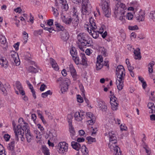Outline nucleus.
<instances>
[{"mask_svg":"<svg viewBox=\"0 0 155 155\" xmlns=\"http://www.w3.org/2000/svg\"><path fill=\"white\" fill-rule=\"evenodd\" d=\"M52 94V92L50 90H48L45 92L42 93L41 97L43 98H45L48 96L49 95H51Z\"/></svg>","mask_w":155,"mask_h":155,"instance_id":"nucleus-35","label":"nucleus"},{"mask_svg":"<svg viewBox=\"0 0 155 155\" xmlns=\"http://www.w3.org/2000/svg\"><path fill=\"white\" fill-rule=\"evenodd\" d=\"M61 74L62 75L64 76H65L67 75V73L65 69H64L62 71Z\"/></svg>","mask_w":155,"mask_h":155,"instance_id":"nucleus-64","label":"nucleus"},{"mask_svg":"<svg viewBox=\"0 0 155 155\" xmlns=\"http://www.w3.org/2000/svg\"><path fill=\"white\" fill-rule=\"evenodd\" d=\"M12 124L13 126V129L15 133V136H17V135L19 134H24V131L22 129L21 126L19 125H17L16 127H15V124L14 122H12Z\"/></svg>","mask_w":155,"mask_h":155,"instance_id":"nucleus-13","label":"nucleus"},{"mask_svg":"<svg viewBox=\"0 0 155 155\" xmlns=\"http://www.w3.org/2000/svg\"><path fill=\"white\" fill-rule=\"evenodd\" d=\"M0 90L2 91L4 93H6L7 90L5 87L3 86V84H2L1 82L0 81Z\"/></svg>","mask_w":155,"mask_h":155,"instance_id":"nucleus-44","label":"nucleus"},{"mask_svg":"<svg viewBox=\"0 0 155 155\" xmlns=\"http://www.w3.org/2000/svg\"><path fill=\"white\" fill-rule=\"evenodd\" d=\"M116 7L115 8L114 12L115 15L117 16L120 15L122 17L123 15H124L125 13V10L127 9L125 5L123 3H121L120 1H118L117 3H116Z\"/></svg>","mask_w":155,"mask_h":155,"instance_id":"nucleus-4","label":"nucleus"},{"mask_svg":"<svg viewBox=\"0 0 155 155\" xmlns=\"http://www.w3.org/2000/svg\"><path fill=\"white\" fill-rule=\"evenodd\" d=\"M70 81L68 78L64 79L62 82L61 84L63 85H67V86H68L70 84Z\"/></svg>","mask_w":155,"mask_h":155,"instance_id":"nucleus-34","label":"nucleus"},{"mask_svg":"<svg viewBox=\"0 0 155 155\" xmlns=\"http://www.w3.org/2000/svg\"><path fill=\"white\" fill-rule=\"evenodd\" d=\"M92 6L89 0H82L81 13L83 15H88L92 11Z\"/></svg>","mask_w":155,"mask_h":155,"instance_id":"nucleus-3","label":"nucleus"},{"mask_svg":"<svg viewBox=\"0 0 155 155\" xmlns=\"http://www.w3.org/2000/svg\"><path fill=\"white\" fill-rule=\"evenodd\" d=\"M134 14L137 21H140L144 20L145 13L143 11H141Z\"/></svg>","mask_w":155,"mask_h":155,"instance_id":"nucleus-15","label":"nucleus"},{"mask_svg":"<svg viewBox=\"0 0 155 155\" xmlns=\"http://www.w3.org/2000/svg\"><path fill=\"white\" fill-rule=\"evenodd\" d=\"M128 28L130 30H134L138 29V28L137 25H135L134 26H129L128 27Z\"/></svg>","mask_w":155,"mask_h":155,"instance_id":"nucleus-48","label":"nucleus"},{"mask_svg":"<svg viewBox=\"0 0 155 155\" xmlns=\"http://www.w3.org/2000/svg\"><path fill=\"white\" fill-rule=\"evenodd\" d=\"M83 41L81 44L83 46H90L93 45V43L92 39H83Z\"/></svg>","mask_w":155,"mask_h":155,"instance_id":"nucleus-20","label":"nucleus"},{"mask_svg":"<svg viewBox=\"0 0 155 155\" xmlns=\"http://www.w3.org/2000/svg\"><path fill=\"white\" fill-rule=\"evenodd\" d=\"M50 63L52 67L56 71L58 70L59 68L57 63L52 58H50Z\"/></svg>","mask_w":155,"mask_h":155,"instance_id":"nucleus-22","label":"nucleus"},{"mask_svg":"<svg viewBox=\"0 0 155 155\" xmlns=\"http://www.w3.org/2000/svg\"><path fill=\"white\" fill-rule=\"evenodd\" d=\"M47 88V86L46 85L43 84L41 85L40 90L41 91H43L45 90V88Z\"/></svg>","mask_w":155,"mask_h":155,"instance_id":"nucleus-53","label":"nucleus"},{"mask_svg":"<svg viewBox=\"0 0 155 155\" xmlns=\"http://www.w3.org/2000/svg\"><path fill=\"white\" fill-rule=\"evenodd\" d=\"M99 51L101 52V54L104 57H106L107 55V50L104 47H101L99 48Z\"/></svg>","mask_w":155,"mask_h":155,"instance_id":"nucleus-30","label":"nucleus"},{"mask_svg":"<svg viewBox=\"0 0 155 155\" xmlns=\"http://www.w3.org/2000/svg\"><path fill=\"white\" fill-rule=\"evenodd\" d=\"M150 17L155 22V11H152L150 12Z\"/></svg>","mask_w":155,"mask_h":155,"instance_id":"nucleus-45","label":"nucleus"},{"mask_svg":"<svg viewBox=\"0 0 155 155\" xmlns=\"http://www.w3.org/2000/svg\"><path fill=\"white\" fill-rule=\"evenodd\" d=\"M4 137L5 140L7 141L9 140L10 138V136L8 134H5L4 135Z\"/></svg>","mask_w":155,"mask_h":155,"instance_id":"nucleus-59","label":"nucleus"},{"mask_svg":"<svg viewBox=\"0 0 155 155\" xmlns=\"http://www.w3.org/2000/svg\"><path fill=\"white\" fill-rule=\"evenodd\" d=\"M71 145L74 149L77 151L79 150L81 148V145L75 141H72Z\"/></svg>","mask_w":155,"mask_h":155,"instance_id":"nucleus-21","label":"nucleus"},{"mask_svg":"<svg viewBox=\"0 0 155 155\" xmlns=\"http://www.w3.org/2000/svg\"><path fill=\"white\" fill-rule=\"evenodd\" d=\"M70 53L72 58L77 55V53L76 51V48L74 47H72L70 49Z\"/></svg>","mask_w":155,"mask_h":155,"instance_id":"nucleus-31","label":"nucleus"},{"mask_svg":"<svg viewBox=\"0 0 155 155\" xmlns=\"http://www.w3.org/2000/svg\"><path fill=\"white\" fill-rule=\"evenodd\" d=\"M114 146L115 147H114L113 149H112L114 150L115 155H122L121 153V151H120L119 148L117 145H115Z\"/></svg>","mask_w":155,"mask_h":155,"instance_id":"nucleus-26","label":"nucleus"},{"mask_svg":"<svg viewBox=\"0 0 155 155\" xmlns=\"http://www.w3.org/2000/svg\"><path fill=\"white\" fill-rule=\"evenodd\" d=\"M24 134H19L17 135V136H15L16 140L18 141L19 140V137L21 139L22 141H23L24 140V137H23Z\"/></svg>","mask_w":155,"mask_h":155,"instance_id":"nucleus-39","label":"nucleus"},{"mask_svg":"<svg viewBox=\"0 0 155 155\" xmlns=\"http://www.w3.org/2000/svg\"><path fill=\"white\" fill-rule=\"evenodd\" d=\"M0 155H5V150L3 146L0 144Z\"/></svg>","mask_w":155,"mask_h":155,"instance_id":"nucleus-43","label":"nucleus"},{"mask_svg":"<svg viewBox=\"0 0 155 155\" xmlns=\"http://www.w3.org/2000/svg\"><path fill=\"white\" fill-rule=\"evenodd\" d=\"M68 87L67 85H64L61 84V93H63L64 92L66 91L68 89Z\"/></svg>","mask_w":155,"mask_h":155,"instance_id":"nucleus-38","label":"nucleus"},{"mask_svg":"<svg viewBox=\"0 0 155 155\" xmlns=\"http://www.w3.org/2000/svg\"><path fill=\"white\" fill-rule=\"evenodd\" d=\"M14 142H12L8 144L7 147L8 149L11 151H13L14 148Z\"/></svg>","mask_w":155,"mask_h":155,"instance_id":"nucleus-36","label":"nucleus"},{"mask_svg":"<svg viewBox=\"0 0 155 155\" xmlns=\"http://www.w3.org/2000/svg\"><path fill=\"white\" fill-rule=\"evenodd\" d=\"M67 118L68 120V122L69 125L72 124V119L73 118L71 114H68L67 115Z\"/></svg>","mask_w":155,"mask_h":155,"instance_id":"nucleus-46","label":"nucleus"},{"mask_svg":"<svg viewBox=\"0 0 155 155\" xmlns=\"http://www.w3.org/2000/svg\"><path fill=\"white\" fill-rule=\"evenodd\" d=\"M81 151L83 155H88V150L85 145H83L81 147Z\"/></svg>","mask_w":155,"mask_h":155,"instance_id":"nucleus-28","label":"nucleus"},{"mask_svg":"<svg viewBox=\"0 0 155 155\" xmlns=\"http://www.w3.org/2000/svg\"><path fill=\"white\" fill-rule=\"evenodd\" d=\"M26 83L27 84L29 89H31V90L34 89L32 85L30 84L28 81H26Z\"/></svg>","mask_w":155,"mask_h":155,"instance_id":"nucleus-60","label":"nucleus"},{"mask_svg":"<svg viewBox=\"0 0 155 155\" xmlns=\"http://www.w3.org/2000/svg\"><path fill=\"white\" fill-rule=\"evenodd\" d=\"M77 100L78 102L82 103L83 102V100L80 95H78L77 97Z\"/></svg>","mask_w":155,"mask_h":155,"instance_id":"nucleus-54","label":"nucleus"},{"mask_svg":"<svg viewBox=\"0 0 155 155\" xmlns=\"http://www.w3.org/2000/svg\"><path fill=\"white\" fill-rule=\"evenodd\" d=\"M102 63L98 61L96 62V66L97 70H99L102 68L103 65L101 63Z\"/></svg>","mask_w":155,"mask_h":155,"instance_id":"nucleus-40","label":"nucleus"},{"mask_svg":"<svg viewBox=\"0 0 155 155\" xmlns=\"http://www.w3.org/2000/svg\"><path fill=\"white\" fill-rule=\"evenodd\" d=\"M37 127L38 128L40 129L41 132H42V131L44 130L43 127L40 124H37Z\"/></svg>","mask_w":155,"mask_h":155,"instance_id":"nucleus-63","label":"nucleus"},{"mask_svg":"<svg viewBox=\"0 0 155 155\" xmlns=\"http://www.w3.org/2000/svg\"><path fill=\"white\" fill-rule=\"evenodd\" d=\"M85 113L83 111L80 112H76L74 114L75 120L78 121H81L85 118Z\"/></svg>","mask_w":155,"mask_h":155,"instance_id":"nucleus-12","label":"nucleus"},{"mask_svg":"<svg viewBox=\"0 0 155 155\" xmlns=\"http://www.w3.org/2000/svg\"><path fill=\"white\" fill-rule=\"evenodd\" d=\"M117 99V98L115 96L110 98V103L111 105V108L113 110H116L118 109V104Z\"/></svg>","mask_w":155,"mask_h":155,"instance_id":"nucleus-11","label":"nucleus"},{"mask_svg":"<svg viewBox=\"0 0 155 155\" xmlns=\"http://www.w3.org/2000/svg\"><path fill=\"white\" fill-rule=\"evenodd\" d=\"M8 61L6 59H4L2 58L1 60L0 61V64L1 66L4 68H7L8 66Z\"/></svg>","mask_w":155,"mask_h":155,"instance_id":"nucleus-27","label":"nucleus"},{"mask_svg":"<svg viewBox=\"0 0 155 155\" xmlns=\"http://www.w3.org/2000/svg\"><path fill=\"white\" fill-rule=\"evenodd\" d=\"M87 139L88 140L89 144H91L92 142L96 141L95 138H93L90 136L87 137Z\"/></svg>","mask_w":155,"mask_h":155,"instance_id":"nucleus-42","label":"nucleus"},{"mask_svg":"<svg viewBox=\"0 0 155 155\" xmlns=\"http://www.w3.org/2000/svg\"><path fill=\"white\" fill-rule=\"evenodd\" d=\"M9 58L11 61L13 63H15L16 65H18L20 64L18 54L15 51H11L9 53Z\"/></svg>","mask_w":155,"mask_h":155,"instance_id":"nucleus-8","label":"nucleus"},{"mask_svg":"<svg viewBox=\"0 0 155 155\" xmlns=\"http://www.w3.org/2000/svg\"><path fill=\"white\" fill-rule=\"evenodd\" d=\"M134 52L135 56L134 58L135 59H140L141 58L140 49L139 48H137L136 50H134Z\"/></svg>","mask_w":155,"mask_h":155,"instance_id":"nucleus-23","label":"nucleus"},{"mask_svg":"<svg viewBox=\"0 0 155 155\" xmlns=\"http://www.w3.org/2000/svg\"><path fill=\"white\" fill-rule=\"evenodd\" d=\"M126 18L128 20H131L133 18V15L130 13H128L126 15Z\"/></svg>","mask_w":155,"mask_h":155,"instance_id":"nucleus-50","label":"nucleus"},{"mask_svg":"<svg viewBox=\"0 0 155 155\" xmlns=\"http://www.w3.org/2000/svg\"><path fill=\"white\" fill-rule=\"evenodd\" d=\"M120 128L122 130H127V127L125 125H123L121 124L120 126Z\"/></svg>","mask_w":155,"mask_h":155,"instance_id":"nucleus-62","label":"nucleus"},{"mask_svg":"<svg viewBox=\"0 0 155 155\" xmlns=\"http://www.w3.org/2000/svg\"><path fill=\"white\" fill-rule=\"evenodd\" d=\"M92 114L91 112H88L85 114V116L87 118H89L90 119H93L94 117V116Z\"/></svg>","mask_w":155,"mask_h":155,"instance_id":"nucleus-47","label":"nucleus"},{"mask_svg":"<svg viewBox=\"0 0 155 155\" xmlns=\"http://www.w3.org/2000/svg\"><path fill=\"white\" fill-rule=\"evenodd\" d=\"M44 29L46 30H47L49 31V32L51 33L53 31H54V29L52 27H45Z\"/></svg>","mask_w":155,"mask_h":155,"instance_id":"nucleus-55","label":"nucleus"},{"mask_svg":"<svg viewBox=\"0 0 155 155\" xmlns=\"http://www.w3.org/2000/svg\"><path fill=\"white\" fill-rule=\"evenodd\" d=\"M55 25L56 26L57 28H58L59 29V30H62L63 29V27L61 26L60 24L55 23Z\"/></svg>","mask_w":155,"mask_h":155,"instance_id":"nucleus-52","label":"nucleus"},{"mask_svg":"<svg viewBox=\"0 0 155 155\" xmlns=\"http://www.w3.org/2000/svg\"><path fill=\"white\" fill-rule=\"evenodd\" d=\"M109 1V0H101V4L103 13L107 17H109L111 13L108 5Z\"/></svg>","mask_w":155,"mask_h":155,"instance_id":"nucleus-5","label":"nucleus"},{"mask_svg":"<svg viewBox=\"0 0 155 155\" xmlns=\"http://www.w3.org/2000/svg\"><path fill=\"white\" fill-rule=\"evenodd\" d=\"M28 71L32 73H36L38 72V70L37 68L33 66H30L28 68Z\"/></svg>","mask_w":155,"mask_h":155,"instance_id":"nucleus-32","label":"nucleus"},{"mask_svg":"<svg viewBox=\"0 0 155 155\" xmlns=\"http://www.w3.org/2000/svg\"><path fill=\"white\" fill-rule=\"evenodd\" d=\"M89 25L86 24L85 27L86 28L87 30L89 33H91V30H95L97 28V26L96 23L94 22V20L92 17H91L89 18Z\"/></svg>","mask_w":155,"mask_h":155,"instance_id":"nucleus-7","label":"nucleus"},{"mask_svg":"<svg viewBox=\"0 0 155 155\" xmlns=\"http://www.w3.org/2000/svg\"><path fill=\"white\" fill-rule=\"evenodd\" d=\"M69 69L71 75L72 76L74 80H76L78 78L77 75L76 70L72 65H70Z\"/></svg>","mask_w":155,"mask_h":155,"instance_id":"nucleus-16","label":"nucleus"},{"mask_svg":"<svg viewBox=\"0 0 155 155\" xmlns=\"http://www.w3.org/2000/svg\"><path fill=\"white\" fill-rule=\"evenodd\" d=\"M88 36L86 33H80L77 35L78 39H84L88 38Z\"/></svg>","mask_w":155,"mask_h":155,"instance_id":"nucleus-33","label":"nucleus"},{"mask_svg":"<svg viewBox=\"0 0 155 155\" xmlns=\"http://www.w3.org/2000/svg\"><path fill=\"white\" fill-rule=\"evenodd\" d=\"M131 5L135 9H136L137 7L138 6V5L137 2L134 1L131 3Z\"/></svg>","mask_w":155,"mask_h":155,"instance_id":"nucleus-51","label":"nucleus"},{"mask_svg":"<svg viewBox=\"0 0 155 155\" xmlns=\"http://www.w3.org/2000/svg\"><path fill=\"white\" fill-rule=\"evenodd\" d=\"M109 135L110 138L109 147L110 149H111L115 147V145H117V138L115 134L113 133V132L109 133Z\"/></svg>","mask_w":155,"mask_h":155,"instance_id":"nucleus-10","label":"nucleus"},{"mask_svg":"<svg viewBox=\"0 0 155 155\" xmlns=\"http://www.w3.org/2000/svg\"><path fill=\"white\" fill-rule=\"evenodd\" d=\"M42 152L45 155H50L49 150L45 146H42Z\"/></svg>","mask_w":155,"mask_h":155,"instance_id":"nucleus-29","label":"nucleus"},{"mask_svg":"<svg viewBox=\"0 0 155 155\" xmlns=\"http://www.w3.org/2000/svg\"><path fill=\"white\" fill-rule=\"evenodd\" d=\"M21 122H22L23 123V124L22 123V124H23V125L21 126L22 127V129L24 131V132H25V133L27 132L28 130H30L28 128V124L25 122L23 120V119L21 118H20L18 120V122L19 123Z\"/></svg>","mask_w":155,"mask_h":155,"instance_id":"nucleus-18","label":"nucleus"},{"mask_svg":"<svg viewBox=\"0 0 155 155\" xmlns=\"http://www.w3.org/2000/svg\"><path fill=\"white\" fill-rule=\"evenodd\" d=\"M16 87L17 89L18 90L19 92L22 95H24L25 94V93L24 91L23 90V87L19 81H17L16 82Z\"/></svg>","mask_w":155,"mask_h":155,"instance_id":"nucleus-17","label":"nucleus"},{"mask_svg":"<svg viewBox=\"0 0 155 155\" xmlns=\"http://www.w3.org/2000/svg\"><path fill=\"white\" fill-rule=\"evenodd\" d=\"M61 15L63 22L65 24L70 25L72 23L74 27L78 25L79 21L78 16L77 15H72V17H67L61 12Z\"/></svg>","mask_w":155,"mask_h":155,"instance_id":"nucleus-2","label":"nucleus"},{"mask_svg":"<svg viewBox=\"0 0 155 155\" xmlns=\"http://www.w3.org/2000/svg\"><path fill=\"white\" fill-rule=\"evenodd\" d=\"M69 130L71 134L70 135L72 139L74 140L75 139L73 138V137L75 134V131L74 129V128L73 127L72 124L69 125Z\"/></svg>","mask_w":155,"mask_h":155,"instance_id":"nucleus-25","label":"nucleus"},{"mask_svg":"<svg viewBox=\"0 0 155 155\" xmlns=\"http://www.w3.org/2000/svg\"><path fill=\"white\" fill-rule=\"evenodd\" d=\"M68 144L65 142L59 143L57 147L58 151L60 153H64L68 151Z\"/></svg>","mask_w":155,"mask_h":155,"instance_id":"nucleus-9","label":"nucleus"},{"mask_svg":"<svg viewBox=\"0 0 155 155\" xmlns=\"http://www.w3.org/2000/svg\"><path fill=\"white\" fill-rule=\"evenodd\" d=\"M116 74L118 78L116 81L117 87L118 90L120 91L124 87L123 83L125 75V69L122 65H119L117 66Z\"/></svg>","mask_w":155,"mask_h":155,"instance_id":"nucleus-1","label":"nucleus"},{"mask_svg":"<svg viewBox=\"0 0 155 155\" xmlns=\"http://www.w3.org/2000/svg\"><path fill=\"white\" fill-rule=\"evenodd\" d=\"M59 5H57L56 4V5H58L59 6H61V8L62 9L63 11H64L65 12L67 10L68 8V6L66 0H59Z\"/></svg>","mask_w":155,"mask_h":155,"instance_id":"nucleus-14","label":"nucleus"},{"mask_svg":"<svg viewBox=\"0 0 155 155\" xmlns=\"http://www.w3.org/2000/svg\"><path fill=\"white\" fill-rule=\"evenodd\" d=\"M80 57L81 59V61H80L79 58L77 56V55L73 57V60L74 61L76 64L77 65L81 64L83 65L87 66V61L86 60V58L84 54L81 53L80 54Z\"/></svg>","mask_w":155,"mask_h":155,"instance_id":"nucleus-6","label":"nucleus"},{"mask_svg":"<svg viewBox=\"0 0 155 155\" xmlns=\"http://www.w3.org/2000/svg\"><path fill=\"white\" fill-rule=\"evenodd\" d=\"M47 24L49 26L53 25V20L51 19H49L48 21Z\"/></svg>","mask_w":155,"mask_h":155,"instance_id":"nucleus-56","label":"nucleus"},{"mask_svg":"<svg viewBox=\"0 0 155 155\" xmlns=\"http://www.w3.org/2000/svg\"><path fill=\"white\" fill-rule=\"evenodd\" d=\"M19 44L20 43L19 42H17L15 44L13 45V46L15 48L16 50L17 51L18 50Z\"/></svg>","mask_w":155,"mask_h":155,"instance_id":"nucleus-57","label":"nucleus"},{"mask_svg":"<svg viewBox=\"0 0 155 155\" xmlns=\"http://www.w3.org/2000/svg\"><path fill=\"white\" fill-rule=\"evenodd\" d=\"M103 61V60L102 56L101 55H98L97 58V61L102 62Z\"/></svg>","mask_w":155,"mask_h":155,"instance_id":"nucleus-58","label":"nucleus"},{"mask_svg":"<svg viewBox=\"0 0 155 155\" xmlns=\"http://www.w3.org/2000/svg\"><path fill=\"white\" fill-rule=\"evenodd\" d=\"M52 10L53 11V14L55 17H57L59 15L58 11L59 9V8H58V9L56 8L52 7Z\"/></svg>","mask_w":155,"mask_h":155,"instance_id":"nucleus-37","label":"nucleus"},{"mask_svg":"<svg viewBox=\"0 0 155 155\" xmlns=\"http://www.w3.org/2000/svg\"><path fill=\"white\" fill-rule=\"evenodd\" d=\"M95 121L94 120V119H92L88 120L87 121V122L90 125H92L95 122Z\"/></svg>","mask_w":155,"mask_h":155,"instance_id":"nucleus-61","label":"nucleus"},{"mask_svg":"<svg viewBox=\"0 0 155 155\" xmlns=\"http://www.w3.org/2000/svg\"><path fill=\"white\" fill-rule=\"evenodd\" d=\"M25 134L27 142H30L33 139V135L31 133L30 130H28L27 132Z\"/></svg>","mask_w":155,"mask_h":155,"instance_id":"nucleus-24","label":"nucleus"},{"mask_svg":"<svg viewBox=\"0 0 155 155\" xmlns=\"http://www.w3.org/2000/svg\"><path fill=\"white\" fill-rule=\"evenodd\" d=\"M43 32V30L40 29L38 30L35 31L34 32V34L35 35L38 36L39 35H41Z\"/></svg>","mask_w":155,"mask_h":155,"instance_id":"nucleus-41","label":"nucleus"},{"mask_svg":"<svg viewBox=\"0 0 155 155\" xmlns=\"http://www.w3.org/2000/svg\"><path fill=\"white\" fill-rule=\"evenodd\" d=\"M98 107L103 111L106 112L107 109V105L105 102L102 100H100L98 103Z\"/></svg>","mask_w":155,"mask_h":155,"instance_id":"nucleus-19","label":"nucleus"},{"mask_svg":"<svg viewBox=\"0 0 155 155\" xmlns=\"http://www.w3.org/2000/svg\"><path fill=\"white\" fill-rule=\"evenodd\" d=\"M62 37L64 39H68L69 38L68 33L67 32L63 33L62 34Z\"/></svg>","mask_w":155,"mask_h":155,"instance_id":"nucleus-49","label":"nucleus"}]
</instances>
